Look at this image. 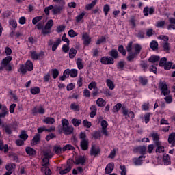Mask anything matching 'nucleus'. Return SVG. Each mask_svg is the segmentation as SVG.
Instances as JSON below:
<instances>
[{
  "mask_svg": "<svg viewBox=\"0 0 175 175\" xmlns=\"http://www.w3.org/2000/svg\"><path fill=\"white\" fill-rule=\"evenodd\" d=\"M126 51L129 53V55L127 57L128 61H132L140 54V51H142V45L134 44L133 46H132V42H129L126 46Z\"/></svg>",
  "mask_w": 175,
  "mask_h": 175,
  "instance_id": "f257e3e1",
  "label": "nucleus"
},
{
  "mask_svg": "<svg viewBox=\"0 0 175 175\" xmlns=\"http://www.w3.org/2000/svg\"><path fill=\"white\" fill-rule=\"evenodd\" d=\"M72 163H73V160L69 159L67 161L66 165H63L61 167H57L59 174L64 175L69 173L72 170Z\"/></svg>",
  "mask_w": 175,
  "mask_h": 175,
  "instance_id": "f03ea898",
  "label": "nucleus"
},
{
  "mask_svg": "<svg viewBox=\"0 0 175 175\" xmlns=\"http://www.w3.org/2000/svg\"><path fill=\"white\" fill-rule=\"evenodd\" d=\"M53 25L54 21H53V19L49 20L45 25V27L42 29V33L44 35H47L48 33H50L51 28Z\"/></svg>",
  "mask_w": 175,
  "mask_h": 175,
  "instance_id": "7ed1b4c3",
  "label": "nucleus"
},
{
  "mask_svg": "<svg viewBox=\"0 0 175 175\" xmlns=\"http://www.w3.org/2000/svg\"><path fill=\"white\" fill-rule=\"evenodd\" d=\"M12 56H8L2 61V66L5 68L7 70H12V66L10 64V62L12 61Z\"/></svg>",
  "mask_w": 175,
  "mask_h": 175,
  "instance_id": "20e7f679",
  "label": "nucleus"
},
{
  "mask_svg": "<svg viewBox=\"0 0 175 175\" xmlns=\"http://www.w3.org/2000/svg\"><path fill=\"white\" fill-rule=\"evenodd\" d=\"M20 138L21 139H18L16 141V146H23L24 144V142L28 139V134L25 133V131H22L21 135H20Z\"/></svg>",
  "mask_w": 175,
  "mask_h": 175,
  "instance_id": "39448f33",
  "label": "nucleus"
},
{
  "mask_svg": "<svg viewBox=\"0 0 175 175\" xmlns=\"http://www.w3.org/2000/svg\"><path fill=\"white\" fill-rule=\"evenodd\" d=\"M90 152L91 157H98L100 154V148L96 145H92Z\"/></svg>",
  "mask_w": 175,
  "mask_h": 175,
  "instance_id": "423d86ee",
  "label": "nucleus"
},
{
  "mask_svg": "<svg viewBox=\"0 0 175 175\" xmlns=\"http://www.w3.org/2000/svg\"><path fill=\"white\" fill-rule=\"evenodd\" d=\"M159 90L161 91V94L166 96V95H169L170 94V90L167 88V85L166 83H160L159 85Z\"/></svg>",
  "mask_w": 175,
  "mask_h": 175,
  "instance_id": "0eeeda50",
  "label": "nucleus"
},
{
  "mask_svg": "<svg viewBox=\"0 0 175 175\" xmlns=\"http://www.w3.org/2000/svg\"><path fill=\"white\" fill-rule=\"evenodd\" d=\"M49 46H52V51H55L58 46L61 44V40L57 38L55 42H53V40L48 41Z\"/></svg>",
  "mask_w": 175,
  "mask_h": 175,
  "instance_id": "6e6552de",
  "label": "nucleus"
},
{
  "mask_svg": "<svg viewBox=\"0 0 175 175\" xmlns=\"http://www.w3.org/2000/svg\"><path fill=\"white\" fill-rule=\"evenodd\" d=\"M82 40H83V44L85 46H90L91 43V38H90V34L87 32H83L82 33Z\"/></svg>",
  "mask_w": 175,
  "mask_h": 175,
  "instance_id": "1a4fd4ad",
  "label": "nucleus"
},
{
  "mask_svg": "<svg viewBox=\"0 0 175 175\" xmlns=\"http://www.w3.org/2000/svg\"><path fill=\"white\" fill-rule=\"evenodd\" d=\"M100 62L104 65H113L114 64V59L112 57H103L101 58Z\"/></svg>",
  "mask_w": 175,
  "mask_h": 175,
  "instance_id": "9d476101",
  "label": "nucleus"
},
{
  "mask_svg": "<svg viewBox=\"0 0 175 175\" xmlns=\"http://www.w3.org/2000/svg\"><path fill=\"white\" fill-rule=\"evenodd\" d=\"M100 125L102 126V133L103 135H105V136H109V133H107V126H109V124L107 123V121L103 120L100 122Z\"/></svg>",
  "mask_w": 175,
  "mask_h": 175,
  "instance_id": "9b49d317",
  "label": "nucleus"
},
{
  "mask_svg": "<svg viewBox=\"0 0 175 175\" xmlns=\"http://www.w3.org/2000/svg\"><path fill=\"white\" fill-rule=\"evenodd\" d=\"M146 156L141 155L138 158H133V162L135 166H140V165H142L143 160L145 159Z\"/></svg>",
  "mask_w": 175,
  "mask_h": 175,
  "instance_id": "f8f14e48",
  "label": "nucleus"
},
{
  "mask_svg": "<svg viewBox=\"0 0 175 175\" xmlns=\"http://www.w3.org/2000/svg\"><path fill=\"white\" fill-rule=\"evenodd\" d=\"M2 109V113H0V118H5L8 114H9V111H8V107L6 106H2L0 104V109Z\"/></svg>",
  "mask_w": 175,
  "mask_h": 175,
  "instance_id": "ddd939ff",
  "label": "nucleus"
},
{
  "mask_svg": "<svg viewBox=\"0 0 175 175\" xmlns=\"http://www.w3.org/2000/svg\"><path fill=\"white\" fill-rule=\"evenodd\" d=\"M123 114L125 118H130V120L135 118V113L132 111H128L127 109H123Z\"/></svg>",
  "mask_w": 175,
  "mask_h": 175,
  "instance_id": "4468645a",
  "label": "nucleus"
},
{
  "mask_svg": "<svg viewBox=\"0 0 175 175\" xmlns=\"http://www.w3.org/2000/svg\"><path fill=\"white\" fill-rule=\"evenodd\" d=\"M136 151L138 154L141 155H146V152H147V148L146 146H138L136 148Z\"/></svg>",
  "mask_w": 175,
  "mask_h": 175,
  "instance_id": "2eb2a0df",
  "label": "nucleus"
},
{
  "mask_svg": "<svg viewBox=\"0 0 175 175\" xmlns=\"http://www.w3.org/2000/svg\"><path fill=\"white\" fill-rule=\"evenodd\" d=\"M114 169V163H109L105 168V173L106 174H110L111 172H113Z\"/></svg>",
  "mask_w": 175,
  "mask_h": 175,
  "instance_id": "dca6fc26",
  "label": "nucleus"
},
{
  "mask_svg": "<svg viewBox=\"0 0 175 175\" xmlns=\"http://www.w3.org/2000/svg\"><path fill=\"white\" fill-rule=\"evenodd\" d=\"M168 143L172 144V147H175V133H172L168 137Z\"/></svg>",
  "mask_w": 175,
  "mask_h": 175,
  "instance_id": "f3484780",
  "label": "nucleus"
},
{
  "mask_svg": "<svg viewBox=\"0 0 175 175\" xmlns=\"http://www.w3.org/2000/svg\"><path fill=\"white\" fill-rule=\"evenodd\" d=\"M62 132L64 135H70L73 132V127L71 126H67V127H62Z\"/></svg>",
  "mask_w": 175,
  "mask_h": 175,
  "instance_id": "a211bd4d",
  "label": "nucleus"
},
{
  "mask_svg": "<svg viewBox=\"0 0 175 175\" xmlns=\"http://www.w3.org/2000/svg\"><path fill=\"white\" fill-rule=\"evenodd\" d=\"M154 13V8L145 7L144 8V16H148V14H152Z\"/></svg>",
  "mask_w": 175,
  "mask_h": 175,
  "instance_id": "6ab92c4d",
  "label": "nucleus"
},
{
  "mask_svg": "<svg viewBox=\"0 0 175 175\" xmlns=\"http://www.w3.org/2000/svg\"><path fill=\"white\" fill-rule=\"evenodd\" d=\"M85 163V157L81 156L76 159L75 163V165H84Z\"/></svg>",
  "mask_w": 175,
  "mask_h": 175,
  "instance_id": "aec40b11",
  "label": "nucleus"
},
{
  "mask_svg": "<svg viewBox=\"0 0 175 175\" xmlns=\"http://www.w3.org/2000/svg\"><path fill=\"white\" fill-rule=\"evenodd\" d=\"M7 172H13L16 169V164L13 163H8L5 165Z\"/></svg>",
  "mask_w": 175,
  "mask_h": 175,
  "instance_id": "412c9836",
  "label": "nucleus"
},
{
  "mask_svg": "<svg viewBox=\"0 0 175 175\" xmlns=\"http://www.w3.org/2000/svg\"><path fill=\"white\" fill-rule=\"evenodd\" d=\"M43 122H44V124H47L48 125H53V124L55 122V119L51 117H46L43 120Z\"/></svg>",
  "mask_w": 175,
  "mask_h": 175,
  "instance_id": "4be33fe9",
  "label": "nucleus"
},
{
  "mask_svg": "<svg viewBox=\"0 0 175 175\" xmlns=\"http://www.w3.org/2000/svg\"><path fill=\"white\" fill-rule=\"evenodd\" d=\"M170 25L167 27V29H175V18H169Z\"/></svg>",
  "mask_w": 175,
  "mask_h": 175,
  "instance_id": "5701e85b",
  "label": "nucleus"
},
{
  "mask_svg": "<svg viewBox=\"0 0 175 175\" xmlns=\"http://www.w3.org/2000/svg\"><path fill=\"white\" fill-rule=\"evenodd\" d=\"M81 147L84 151L88 150V139H83L81 142Z\"/></svg>",
  "mask_w": 175,
  "mask_h": 175,
  "instance_id": "b1692460",
  "label": "nucleus"
},
{
  "mask_svg": "<svg viewBox=\"0 0 175 175\" xmlns=\"http://www.w3.org/2000/svg\"><path fill=\"white\" fill-rule=\"evenodd\" d=\"M106 84L107 87L109 88V90H113L114 88H116V85L114 84V82L111 81V79H107L106 80Z\"/></svg>",
  "mask_w": 175,
  "mask_h": 175,
  "instance_id": "393cba45",
  "label": "nucleus"
},
{
  "mask_svg": "<svg viewBox=\"0 0 175 175\" xmlns=\"http://www.w3.org/2000/svg\"><path fill=\"white\" fill-rule=\"evenodd\" d=\"M163 159L164 162V165L165 166H169L170 165V157H169V154H163Z\"/></svg>",
  "mask_w": 175,
  "mask_h": 175,
  "instance_id": "a878e982",
  "label": "nucleus"
},
{
  "mask_svg": "<svg viewBox=\"0 0 175 175\" xmlns=\"http://www.w3.org/2000/svg\"><path fill=\"white\" fill-rule=\"evenodd\" d=\"M44 108L43 107H39L38 108L35 107L33 109V114H36V113H39L40 114H44Z\"/></svg>",
  "mask_w": 175,
  "mask_h": 175,
  "instance_id": "bb28decb",
  "label": "nucleus"
},
{
  "mask_svg": "<svg viewBox=\"0 0 175 175\" xmlns=\"http://www.w3.org/2000/svg\"><path fill=\"white\" fill-rule=\"evenodd\" d=\"M43 155L45 157V158H48L49 159V158H53L54 153H53L51 150H47L43 152Z\"/></svg>",
  "mask_w": 175,
  "mask_h": 175,
  "instance_id": "cd10ccee",
  "label": "nucleus"
},
{
  "mask_svg": "<svg viewBox=\"0 0 175 175\" xmlns=\"http://www.w3.org/2000/svg\"><path fill=\"white\" fill-rule=\"evenodd\" d=\"M26 68L29 72H31L32 70H33V64H32V62L27 60L26 62Z\"/></svg>",
  "mask_w": 175,
  "mask_h": 175,
  "instance_id": "c85d7f7f",
  "label": "nucleus"
},
{
  "mask_svg": "<svg viewBox=\"0 0 175 175\" xmlns=\"http://www.w3.org/2000/svg\"><path fill=\"white\" fill-rule=\"evenodd\" d=\"M91 113L90 114V117L91 118H94L95 116H96V107L95 105H92L90 107Z\"/></svg>",
  "mask_w": 175,
  "mask_h": 175,
  "instance_id": "c756f323",
  "label": "nucleus"
},
{
  "mask_svg": "<svg viewBox=\"0 0 175 175\" xmlns=\"http://www.w3.org/2000/svg\"><path fill=\"white\" fill-rule=\"evenodd\" d=\"M31 55L32 59H40L43 54L42 53L38 54L36 53V52L33 51L31 53Z\"/></svg>",
  "mask_w": 175,
  "mask_h": 175,
  "instance_id": "7c9ffc66",
  "label": "nucleus"
},
{
  "mask_svg": "<svg viewBox=\"0 0 175 175\" xmlns=\"http://www.w3.org/2000/svg\"><path fill=\"white\" fill-rule=\"evenodd\" d=\"M96 105L99 107H103V106H106V101L105 100H103V98H98L96 100Z\"/></svg>",
  "mask_w": 175,
  "mask_h": 175,
  "instance_id": "2f4dec72",
  "label": "nucleus"
},
{
  "mask_svg": "<svg viewBox=\"0 0 175 175\" xmlns=\"http://www.w3.org/2000/svg\"><path fill=\"white\" fill-rule=\"evenodd\" d=\"M164 69L165 70H170V69H175V64L172 66V62H167L166 64L164 66Z\"/></svg>",
  "mask_w": 175,
  "mask_h": 175,
  "instance_id": "473e14b6",
  "label": "nucleus"
},
{
  "mask_svg": "<svg viewBox=\"0 0 175 175\" xmlns=\"http://www.w3.org/2000/svg\"><path fill=\"white\" fill-rule=\"evenodd\" d=\"M96 2H98V0H94L92 1L91 3L86 5L85 10H91V9H92V8H94V6H95V5H96Z\"/></svg>",
  "mask_w": 175,
  "mask_h": 175,
  "instance_id": "72a5a7b5",
  "label": "nucleus"
},
{
  "mask_svg": "<svg viewBox=\"0 0 175 175\" xmlns=\"http://www.w3.org/2000/svg\"><path fill=\"white\" fill-rule=\"evenodd\" d=\"M75 150V147L71 144H66L62 148V151L65 152V151L73 150Z\"/></svg>",
  "mask_w": 175,
  "mask_h": 175,
  "instance_id": "f704fd0d",
  "label": "nucleus"
},
{
  "mask_svg": "<svg viewBox=\"0 0 175 175\" xmlns=\"http://www.w3.org/2000/svg\"><path fill=\"white\" fill-rule=\"evenodd\" d=\"M0 150L1 151H4L5 154H8V151H9V146L8 144L3 145V144H0Z\"/></svg>",
  "mask_w": 175,
  "mask_h": 175,
  "instance_id": "c9c22d12",
  "label": "nucleus"
},
{
  "mask_svg": "<svg viewBox=\"0 0 175 175\" xmlns=\"http://www.w3.org/2000/svg\"><path fill=\"white\" fill-rule=\"evenodd\" d=\"M76 54H77V51L74 48H71L69 53V57L73 59L76 57Z\"/></svg>",
  "mask_w": 175,
  "mask_h": 175,
  "instance_id": "e433bc0d",
  "label": "nucleus"
},
{
  "mask_svg": "<svg viewBox=\"0 0 175 175\" xmlns=\"http://www.w3.org/2000/svg\"><path fill=\"white\" fill-rule=\"evenodd\" d=\"M40 140V135L39 134H36L33 139H32V142L31 144L35 145V144H38V143H39V141Z\"/></svg>",
  "mask_w": 175,
  "mask_h": 175,
  "instance_id": "4c0bfd02",
  "label": "nucleus"
},
{
  "mask_svg": "<svg viewBox=\"0 0 175 175\" xmlns=\"http://www.w3.org/2000/svg\"><path fill=\"white\" fill-rule=\"evenodd\" d=\"M159 61V56L152 55L149 58V62H152V64H155V62H158Z\"/></svg>",
  "mask_w": 175,
  "mask_h": 175,
  "instance_id": "58836bf2",
  "label": "nucleus"
},
{
  "mask_svg": "<svg viewBox=\"0 0 175 175\" xmlns=\"http://www.w3.org/2000/svg\"><path fill=\"white\" fill-rule=\"evenodd\" d=\"M26 152L27 154H28V155H35V154H36V151H35V149L31 147L26 148Z\"/></svg>",
  "mask_w": 175,
  "mask_h": 175,
  "instance_id": "ea45409f",
  "label": "nucleus"
},
{
  "mask_svg": "<svg viewBox=\"0 0 175 175\" xmlns=\"http://www.w3.org/2000/svg\"><path fill=\"white\" fill-rule=\"evenodd\" d=\"M84 16H85V12L79 14L76 16L77 23H80V21H81V20H83V18H84Z\"/></svg>",
  "mask_w": 175,
  "mask_h": 175,
  "instance_id": "a19ab883",
  "label": "nucleus"
},
{
  "mask_svg": "<svg viewBox=\"0 0 175 175\" xmlns=\"http://www.w3.org/2000/svg\"><path fill=\"white\" fill-rule=\"evenodd\" d=\"M40 92V89L39 87H33L31 88V93L32 95H37V94H39Z\"/></svg>",
  "mask_w": 175,
  "mask_h": 175,
  "instance_id": "79ce46f5",
  "label": "nucleus"
},
{
  "mask_svg": "<svg viewBox=\"0 0 175 175\" xmlns=\"http://www.w3.org/2000/svg\"><path fill=\"white\" fill-rule=\"evenodd\" d=\"M158 39H160V40H161V44L169 42V37H167V36H160Z\"/></svg>",
  "mask_w": 175,
  "mask_h": 175,
  "instance_id": "37998d69",
  "label": "nucleus"
},
{
  "mask_svg": "<svg viewBox=\"0 0 175 175\" xmlns=\"http://www.w3.org/2000/svg\"><path fill=\"white\" fill-rule=\"evenodd\" d=\"M42 173H44L45 175L51 174V170L49 167H42L41 169Z\"/></svg>",
  "mask_w": 175,
  "mask_h": 175,
  "instance_id": "c03bdc74",
  "label": "nucleus"
},
{
  "mask_svg": "<svg viewBox=\"0 0 175 175\" xmlns=\"http://www.w3.org/2000/svg\"><path fill=\"white\" fill-rule=\"evenodd\" d=\"M70 109L74 111H79L80 110V108L79 107V104L76 103H73L71 104Z\"/></svg>",
  "mask_w": 175,
  "mask_h": 175,
  "instance_id": "a18cd8bd",
  "label": "nucleus"
},
{
  "mask_svg": "<svg viewBox=\"0 0 175 175\" xmlns=\"http://www.w3.org/2000/svg\"><path fill=\"white\" fill-rule=\"evenodd\" d=\"M77 66L78 68V69H79V70H81V69H83V59L78 58L77 59Z\"/></svg>",
  "mask_w": 175,
  "mask_h": 175,
  "instance_id": "49530a36",
  "label": "nucleus"
},
{
  "mask_svg": "<svg viewBox=\"0 0 175 175\" xmlns=\"http://www.w3.org/2000/svg\"><path fill=\"white\" fill-rule=\"evenodd\" d=\"M119 173L120 175H126V167H125V165L120 166Z\"/></svg>",
  "mask_w": 175,
  "mask_h": 175,
  "instance_id": "de8ad7c7",
  "label": "nucleus"
},
{
  "mask_svg": "<svg viewBox=\"0 0 175 175\" xmlns=\"http://www.w3.org/2000/svg\"><path fill=\"white\" fill-rule=\"evenodd\" d=\"M49 160L47 157H44L42 159V167H49Z\"/></svg>",
  "mask_w": 175,
  "mask_h": 175,
  "instance_id": "09e8293b",
  "label": "nucleus"
},
{
  "mask_svg": "<svg viewBox=\"0 0 175 175\" xmlns=\"http://www.w3.org/2000/svg\"><path fill=\"white\" fill-rule=\"evenodd\" d=\"M9 24L14 29H16V28H17V21H16V19L10 20L9 21Z\"/></svg>",
  "mask_w": 175,
  "mask_h": 175,
  "instance_id": "8fccbe9b",
  "label": "nucleus"
},
{
  "mask_svg": "<svg viewBox=\"0 0 175 175\" xmlns=\"http://www.w3.org/2000/svg\"><path fill=\"white\" fill-rule=\"evenodd\" d=\"M156 152H165V147L161 144H157V148L156 149Z\"/></svg>",
  "mask_w": 175,
  "mask_h": 175,
  "instance_id": "3c124183",
  "label": "nucleus"
},
{
  "mask_svg": "<svg viewBox=\"0 0 175 175\" xmlns=\"http://www.w3.org/2000/svg\"><path fill=\"white\" fill-rule=\"evenodd\" d=\"M150 46L152 50H158V42L157 41H152Z\"/></svg>",
  "mask_w": 175,
  "mask_h": 175,
  "instance_id": "603ef678",
  "label": "nucleus"
},
{
  "mask_svg": "<svg viewBox=\"0 0 175 175\" xmlns=\"http://www.w3.org/2000/svg\"><path fill=\"white\" fill-rule=\"evenodd\" d=\"M151 137L155 143H158V140H159V135H158V133H152Z\"/></svg>",
  "mask_w": 175,
  "mask_h": 175,
  "instance_id": "864d4df0",
  "label": "nucleus"
},
{
  "mask_svg": "<svg viewBox=\"0 0 175 175\" xmlns=\"http://www.w3.org/2000/svg\"><path fill=\"white\" fill-rule=\"evenodd\" d=\"M62 9H64L63 7H57L53 10V14H59L61 12H62Z\"/></svg>",
  "mask_w": 175,
  "mask_h": 175,
  "instance_id": "5fc2aeb1",
  "label": "nucleus"
},
{
  "mask_svg": "<svg viewBox=\"0 0 175 175\" xmlns=\"http://www.w3.org/2000/svg\"><path fill=\"white\" fill-rule=\"evenodd\" d=\"M77 35H79V33L73 29L68 31V36H70V38H75V36H77Z\"/></svg>",
  "mask_w": 175,
  "mask_h": 175,
  "instance_id": "6e6d98bb",
  "label": "nucleus"
},
{
  "mask_svg": "<svg viewBox=\"0 0 175 175\" xmlns=\"http://www.w3.org/2000/svg\"><path fill=\"white\" fill-rule=\"evenodd\" d=\"M122 107V105L121 103H118L113 107V111L114 113H117L120 111V109Z\"/></svg>",
  "mask_w": 175,
  "mask_h": 175,
  "instance_id": "4d7b16f0",
  "label": "nucleus"
},
{
  "mask_svg": "<svg viewBox=\"0 0 175 175\" xmlns=\"http://www.w3.org/2000/svg\"><path fill=\"white\" fill-rule=\"evenodd\" d=\"M109 55H111V57H112L113 58H118V52L117 51V50L113 49L110 51Z\"/></svg>",
  "mask_w": 175,
  "mask_h": 175,
  "instance_id": "13d9d810",
  "label": "nucleus"
},
{
  "mask_svg": "<svg viewBox=\"0 0 175 175\" xmlns=\"http://www.w3.org/2000/svg\"><path fill=\"white\" fill-rule=\"evenodd\" d=\"M74 126H79L81 124V120L74 118L72 120Z\"/></svg>",
  "mask_w": 175,
  "mask_h": 175,
  "instance_id": "bf43d9fd",
  "label": "nucleus"
},
{
  "mask_svg": "<svg viewBox=\"0 0 175 175\" xmlns=\"http://www.w3.org/2000/svg\"><path fill=\"white\" fill-rule=\"evenodd\" d=\"M164 51H169L170 50V46L169 45V42H164L161 44Z\"/></svg>",
  "mask_w": 175,
  "mask_h": 175,
  "instance_id": "052dcab7",
  "label": "nucleus"
},
{
  "mask_svg": "<svg viewBox=\"0 0 175 175\" xmlns=\"http://www.w3.org/2000/svg\"><path fill=\"white\" fill-rule=\"evenodd\" d=\"M78 71L77 69H71L70 70V76L71 77H77Z\"/></svg>",
  "mask_w": 175,
  "mask_h": 175,
  "instance_id": "680f3d73",
  "label": "nucleus"
},
{
  "mask_svg": "<svg viewBox=\"0 0 175 175\" xmlns=\"http://www.w3.org/2000/svg\"><path fill=\"white\" fill-rule=\"evenodd\" d=\"M27 66H24V65H21L20 68H19V72H21V73H22L23 75H25V73H27Z\"/></svg>",
  "mask_w": 175,
  "mask_h": 175,
  "instance_id": "e2e57ef3",
  "label": "nucleus"
},
{
  "mask_svg": "<svg viewBox=\"0 0 175 175\" xmlns=\"http://www.w3.org/2000/svg\"><path fill=\"white\" fill-rule=\"evenodd\" d=\"M53 150L55 151V154H61L62 152V148L59 146H56L53 148Z\"/></svg>",
  "mask_w": 175,
  "mask_h": 175,
  "instance_id": "0e129e2a",
  "label": "nucleus"
},
{
  "mask_svg": "<svg viewBox=\"0 0 175 175\" xmlns=\"http://www.w3.org/2000/svg\"><path fill=\"white\" fill-rule=\"evenodd\" d=\"M89 90H96V82L92 81L88 85Z\"/></svg>",
  "mask_w": 175,
  "mask_h": 175,
  "instance_id": "69168bd1",
  "label": "nucleus"
},
{
  "mask_svg": "<svg viewBox=\"0 0 175 175\" xmlns=\"http://www.w3.org/2000/svg\"><path fill=\"white\" fill-rule=\"evenodd\" d=\"M147 77H139V83L142 84L143 85H146L147 84Z\"/></svg>",
  "mask_w": 175,
  "mask_h": 175,
  "instance_id": "338daca9",
  "label": "nucleus"
},
{
  "mask_svg": "<svg viewBox=\"0 0 175 175\" xmlns=\"http://www.w3.org/2000/svg\"><path fill=\"white\" fill-rule=\"evenodd\" d=\"M77 173H83V168L81 167H79L72 170V174H77Z\"/></svg>",
  "mask_w": 175,
  "mask_h": 175,
  "instance_id": "774afa93",
  "label": "nucleus"
}]
</instances>
